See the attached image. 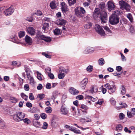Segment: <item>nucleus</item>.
<instances>
[{
  "label": "nucleus",
  "instance_id": "obj_1",
  "mask_svg": "<svg viewBox=\"0 0 135 135\" xmlns=\"http://www.w3.org/2000/svg\"><path fill=\"white\" fill-rule=\"evenodd\" d=\"M94 16H97L98 17L99 15L100 16V18L102 23H105L107 20V12L103 11L100 13L99 10V8H96L94 11L93 14Z\"/></svg>",
  "mask_w": 135,
  "mask_h": 135
},
{
  "label": "nucleus",
  "instance_id": "obj_2",
  "mask_svg": "<svg viewBox=\"0 0 135 135\" xmlns=\"http://www.w3.org/2000/svg\"><path fill=\"white\" fill-rule=\"evenodd\" d=\"M75 11L76 15L79 18L83 17L84 16V14L86 12L84 8L82 7H76Z\"/></svg>",
  "mask_w": 135,
  "mask_h": 135
},
{
  "label": "nucleus",
  "instance_id": "obj_3",
  "mask_svg": "<svg viewBox=\"0 0 135 135\" xmlns=\"http://www.w3.org/2000/svg\"><path fill=\"white\" fill-rule=\"evenodd\" d=\"M119 3L120 9L122 10L125 9L127 11L130 10V6L127 2L123 0H121L119 1Z\"/></svg>",
  "mask_w": 135,
  "mask_h": 135
},
{
  "label": "nucleus",
  "instance_id": "obj_4",
  "mask_svg": "<svg viewBox=\"0 0 135 135\" xmlns=\"http://www.w3.org/2000/svg\"><path fill=\"white\" fill-rule=\"evenodd\" d=\"M119 19L116 15L112 14L109 18V22L112 25H114L119 22Z\"/></svg>",
  "mask_w": 135,
  "mask_h": 135
},
{
  "label": "nucleus",
  "instance_id": "obj_5",
  "mask_svg": "<svg viewBox=\"0 0 135 135\" xmlns=\"http://www.w3.org/2000/svg\"><path fill=\"white\" fill-rule=\"evenodd\" d=\"M104 87L108 89V92L110 94L114 92L116 90V87L114 85H110L109 83L105 84Z\"/></svg>",
  "mask_w": 135,
  "mask_h": 135
},
{
  "label": "nucleus",
  "instance_id": "obj_6",
  "mask_svg": "<svg viewBox=\"0 0 135 135\" xmlns=\"http://www.w3.org/2000/svg\"><path fill=\"white\" fill-rule=\"evenodd\" d=\"M36 38L38 40L41 39L48 42H50L51 40V37H46L43 35H41V34H37Z\"/></svg>",
  "mask_w": 135,
  "mask_h": 135
},
{
  "label": "nucleus",
  "instance_id": "obj_7",
  "mask_svg": "<svg viewBox=\"0 0 135 135\" xmlns=\"http://www.w3.org/2000/svg\"><path fill=\"white\" fill-rule=\"evenodd\" d=\"M14 10L13 7V6H11L10 7L4 10V13L6 16H10L13 13Z\"/></svg>",
  "mask_w": 135,
  "mask_h": 135
},
{
  "label": "nucleus",
  "instance_id": "obj_8",
  "mask_svg": "<svg viewBox=\"0 0 135 135\" xmlns=\"http://www.w3.org/2000/svg\"><path fill=\"white\" fill-rule=\"evenodd\" d=\"M96 31L99 34H105L103 28L98 25H96L95 26Z\"/></svg>",
  "mask_w": 135,
  "mask_h": 135
},
{
  "label": "nucleus",
  "instance_id": "obj_9",
  "mask_svg": "<svg viewBox=\"0 0 135 135\" xmlns=\"http://www.w3.org/2000/svg\"><path fill=\"white\" fill-rule=\"evenodd\" d=\"M107 4L108 9L109 11H111L114 10L115 6L114 3L111 1H109L107 3Z\"/></svg>",
  "mask_w": 135,
  "mask_h": 135
},
{
  "label": "nucleus",
  "instance_id": "obj_10",
  "mask_svg": "<svg viewBox=\"0 0 135 135\" xmlns=\"http://www.w3.org/2000/svg\"><path fill=\"white\" fill-rule=\"evenodd\" d=\"M69 92L72 94L75 95L78 94L79 91L74 88L71 87L69 89Z\"/></svg>",
  "mask_w": 135,
  "mask_h": 135
},
{
  "label": "nucleus",
  "instance_id": "obj_11",
  "mask_svg": "<svg viewBox=\"0 0 135 135\" xmlns=\"http://www.w3.org/2000/svg\"><path fill=\"white\" fill-rule=\"evenodd\" d=\"M98 90V88L97 86L95 85H92L91 86L90 89L89 91L90 93L93 94L97 91Z\"/></svg>",
  "mask_w": 135,
  "mask_h": 135
},
{
  "label": "nucleus",
  "instance_id": "obj_12",
  "mask_svg": "<svg viewBox=\"0 0 135 135\" xmlns=\"http://www.w3.org/2000/svg\"><path fill=\"white\" fill-rule=\"evenodd\" d=\"M25 40L27 44L31 45L32 43V39L31 37L27 35H26L25 38Z\"/></svg>",
  "mask_w": 135,
  "mask_h": 135
},
{
  "label": "nucleus",
  "instance_id": "obj_13",
  "mask_svg": "<svg viewBox=\"0 0 135 135\" xmlns=\"http://www.w3.org/2000/svg\"><path fill=\"white\" fill-rule=\"evenodd\" d=\"M88 79L84 78L81 82L80 86L83 89H84L88 82Z\"/></svg>",
  "mask_w": 135,
  "mask_h": 135
},
{
  "label": "nucleus",
  "instance_id": "obj_14",
  "mask_svg": "<svg viewBox=\"0 0 135 135\" xmlns=\"http://www.w3.org/2000/svg\"><path fill=\"white\" fill-rule=\"evenodd\" d=\"M26 30L29 34H35V30L32 27H29L26 28Z\"/></svg>",
  "mask_w": 135,
  "mask_h": 135
},
{
  "label": "nucleus",
  "instance_id": "obj_15",
  "mask_svg": "<svg viewBox=\"0 0 135 135\" xmlns=\"http://www.w3.org/2000/svg\"><path fill=\"white\" fill-rule=\"evenodd\" d=\"M58 3L57 2L53 1L50 3V6L52 9H54L58 6Z\"/></svg>",
  "mask_w": 135,
  "mask_h": 135
},
{
  "label": "nucleus",
  "instance_id": "obj_16",
  "mask_svg": "<svg viewBox=\"0 0 135 135\" xmlns=\"http://www.w3.org/2000/svg\"><path fill=\"white\" fill-rule=\"evenodd\" d=\"M94 49L93 47H88L84 50V53L85 54L91 53L94 51Z\"/></svg>",
  "mask_w": 135,
  "mask_h": 135
},
{
  "label": "nucleus",
  "instance_id": "obj_17",
  "mask_svg": "<svg viewBox=\"0 0 135 135\" xmlns=\"http://www.w3.org/2000/svg\"><path fill=\"white\" fill-rule=\"evenodd\" d=\"M42 29L44 30L43 31V32L44 33H47V30L48 29L49 26V24L47 23H44L43 24Z\"/></svg>",
  "mask_w": 135,
  "mask_h": 135
},
{
  "label": "nucleus",
  "instance_id": "obj_18",
  "mask_svg": "<svg viewBox=\"0 0 135 135\" xmlns=\"http://www.w3.org/2000/svg\"><path fill=\"white\" fill-rule=\"evenodd\" d=\"M60 112L61 114L66 115L68 113V110L66 107L62 105L60 109Z\"/></svg>",
  "mask_w": 135,
  "mask_h": 135
},
{
  "label": "nucleus",
  "instance_id": "obj_19",
  "mask_svg": "<svg viewBox=\"0 0 135 135\" xmlns=\"http://www.w3.org/2000/svg\"><path fill=\"white\" fill-rule=\"evenodd\" d=\"M56 23L58 25H63L65 24L66 23V21L62 19H59L56 20Z\"/></svg>",
  "mask_w": 135,
  "mask_h": 135
},
{
  "label": "nucleus",
  "instance_id": "obj_20",
  "mask_svg": "<svg viewBox=\"0 0 135 135\" xmlns=\"http://www.w3.org/2000/svg\"><path fill=\"white\" fill-rule=\"evenodd\" d=\"M61 9L63 12H66L68 11V9L66 4L64 2L61 3Z\"/></svg>",
  "mask_w": 135,
  "mask_h": 135
},
{
  "label": "nucleus",
  "instance_id": "obj_21",
  "mask_svg": "<svg viewBox=\"0 0 135 135\" xmlns=\"http://www.w3.org/2000/svg\"><path fill=\"white\" fill-rule=\"evenodd\" d=\"M17 112L18 114V115L19 116V120H20L21 121L23 120L25 116V113L20 112Z\"/></svg>",
  "mask_w": 135,
  "mask_h": 135
},
{
  "label": "nucleus",
  "instance_id": "obj_22",
  "mask_svg": "<svg viewBox=\"0 0 135 135\" xmlns=\"http://www.w3.org/2000/svg\"><path fill=\"white\" fill-rule=\"evenodd\" d=\"M13 119L16 122H19L21 121L19 119V116L17 112H16V113L13 115Z\"/></svg>",
  "mask_w": 135,
  "mask_h": 135
},
{
  "label": "nucleus",
  "instance_id": "obj_23",
  "mask_svg": "<svg viewBox=\"0 0 135 135\" xmlns=\"http://www.w3.org/2000/svg\"><path fill=\"white\" fill-rule=\"evenodd\" d=\"M33 125L37 128H39L40 126V123L38 122L37 120H33Z\"/></svg>",
  "mask_w": 135,
  "mask_h": 135
},
{
  "label": "nucleus",
  "instance_id": "obj_24",
  "mask_svg": "<svg viewBox=\"0 0 135 135\" xmlns=\"http://www.w3.org/2000/svg\"><path fill=\"white\" fill-rule=\"evenodd\" d=\"M45 110L46 113H51L52 112V109L51 107H48L46 108Z\"/></svg>",
  "mask_w": 135,
  "mask_h": 135
},
{
  "label": "nucleus",
  "instance_id": "obj_25",
  "mask_svg": "<svg viewBox=\"0 0 135 135\" xmlns=\"http://www.w3.org/2000/svg\"><path fill=\"white\" fill-rule=\"evenodd\" d=\"M127 17L131 22L133 21V19L132 15L131 13H128L127 15Z\"/></svg>",
  "mask_w": 135,
  "mask_h": 135
},
{
  "label": "nucleus",
  "instance_id": "obj_26",
  "mask_svg": "<svg viewBox=\"0 0 135 135\" xmlns=\"http://www.w3.org/2000/svg\"><path fill=\"white\" fill-rule=\"evenodd\" d=\"M98 62L100 65L102 66L104 64L105 61L103 58H101L99 59Z\"/></svg>",
  "mask_w": 135,
  "mask_h": 135
},
{
  "label": "nucleus",
  "instance_id": "obj_27",
  "mask_svg": "<svg viewBox=\"0 0 135 135\" xmlns=\"http://www.w3.org/2000/svg\"><path fill=\"white\" fill-rule=\"evenodd\" d=\"M70 6H71L76 2V0H68Z\"/></svg>",
  "mask_w": 135,
  "mask_h": 135
},
{
  "label": "nucleus",
  "instance_id": "obj_28",
  "mask_svg": "<svg viewBox=\"0 0 135 135\" xmlns=\"http://www.w3.org/2000/svg\"><path fill=\"white\" fill-rule=\"evenodd\" d=\"M87 2H85L83 3L84 7H88L91 2V0H86Z\"/></svg>",
  "mask_w": 135,
  "mask_h": 135
},
{
  "label": "nucleus",
  "instance_id": "obj_29",
  "mask_svg": "<svg viewBox=\"0 0 135 135\" xmlns=\"http://www.w3.org/2000/svg\"><path fill=\"white\" fill-rule=\"evenodd\" d=\"M121 89L122 90L121 91V94L122 95L124 94L126 92V89L124 86H122Z\"/></svg>",
  "mask_w": 135,
  "mask_h": 135
},
{
  "label": "nucleus",
  "instance_id": "obj_30",
  "mask_svg": "<svg viewBox=\"0 0 135 135\" xmlns=\"http://www.w3.org/2000/svg\"><path fill=\"white\" fill-rule=\"evenodd\" d=\"M91 26V24L90 22L87 23H86L84 26V27L86 29H88L90 28Z\"/></svg>",
  "mask_w": 135,
  "mask_h": 135
},
{
  "label": "nucleus",
  "instance_id": "obj_31",
  "mask_svg": "<svg viewBox=\"0 0 135 135\" xmlns=\"http://www.w3.org/2000/svg\"><path fill=\"white\" fill-rule=\"evenodd\" d=\"M21 95L22 98L26 100H27L28 96L25 95L24 93H21Z\"/></svg>",
  "mask_w": 135,
  "mask_h": 135
},
{
  "label": "nucleus",
  "instance_id": "obj_32",
  "mask_svg": "<svg viewBox=\"0 0 135 135\" xmlns=\"http://www.w3.org/2000/svg\"><path fill=\"white\" fill-rule=\"evenodd\" d=\"M122 127L121 124L118 125L116 127V130L117 131H121L122 130Z\"/></svg>",
  "mask_w": 135,
  "mask_h": 135
},
{
  "label": "nucleus",
  "instance_id": "obj_33",
  "mask_svg": "<svg viewBox=\"0 0 135 135\" xmlns=\"http://www.w3.org/2000/svg\"><path fill=\"white\" fill-rule=\"evenodd\" d=\"M28 79L30 81V84H33L35 83L33 77L31 76Z\"/></svg>",
  "mask_w": 135,
  "mask_h": 135
},
{
  "label": "nucleus",
  "instance_id": "obj_34",
  "mask_svg": "<svg viewBox=\"0 0 135 135\" xmlns=\"http://www.w3.org/2000/svg\"><path fill=\"white\" fill-rule=\"evenodd\" d=\"M43 20L45 21L50 22L51 21V19L50 18L45 17L43 19Z\"/></svg>",
  "mask_w": 135,
  "mask_h": 135
},
{
  "label": "nucleus",
  "instance_id": "obj_35",
  "mask_svg": "<svg viewBox=\"0 0 135 135\" xmlns=\"http://www.w3.org/2000/svg\"><path fill=\"white\" fill-rule=\"evenodd\" d=\"M37 97L39 98L40 100L45 97V95L44 94H39L37 96Z\"/></svg>",
  "mask_w": 135,
  "mask_h": 135
},
{
  "label": "nucleus",
  "instance_id": "obj_36",
  "mask_svg": "<svg viewBox=\"0 0 135 135\" xmlns=\"http://www.w3.org/2000/svg\"><path fill=\"white\" fill-rule=\"evenodd\" d=\"M54 34H60V30L58 28H56L54 31Z\"/></svg>",
  "mask_w": 135,
  "mask_h": 135
},
{
  "label": "nucleus",
  "instance_id": "obj_37",
  "mask_svg": "<svg viewBox=\"0 0 135 135\" xmlns=\"http://www.w3.org/2000/svg\"><path fill=\"white\" fill-rule=\"evenodd\" d=\"M86 69L87 71L91 72L93 69V66H92L89 65V66L86 68Z\"/></svg>",
  "mask_w": 135,
  "mask_h": 135
},
{
  "label": "nucleus",
  "instance_id": "obj_38",
  "mask_svg": "<svg viewBox=\"0 0 135 135\" xmlns=\"http://www.w3.org/2000/svg\"><path fill=\"white\" fill-rule=\"evenodd\" d=\"M10 99L11 100L13 101V103H16L18 101L17 99H16L15 98L13 97H10Z\"/></svg>",
  "mask_w": 135,
  "mask_h": 135
},
{
  "label": "nucleus",
  "instance_id": "obj_39",
  "mask_svg": "<svg viewBox=\"0 0 135 135\" xmlns=\"http://www.w3.org/2000/svg\"><path fill=\"white\" fill-rule=\"evenodd\" d=\"M64 76L65 75L64 73H60L58 76V78L59 79H62L64 78Z\"/></svg>",
  "mask_w": 135,
  "mask_h": 135
},
{
  "label": "nucleus",
  "instance_id": "obj_40",
  "mask_svg": "<svg viewBox=\"0 0 135 135\" xmlns=\"http://www.w3.org/2000/svg\"><path fill=\"white\" fill-rule=\"evenodd\" d=\"M23 122L25 123H26L28 124H29L31 122L30 120L28 119L27 118H25L23 120Z\"/></svg>",
  "mask_w": 135,
  "mask_h": 135
},
{
  "label": "nucleus",
  "instance_id": "obj_41",
  "mask_svg": "<svg viewBox=\"0 0 135 135\" xmlns=\"http://www.w3.org/2000/svg\"><path fill=\"white\" fill-rule=\"evenodd\" d=\"M105 4L103 3H102L99 4V7L101 9H103L105 7Z\"/></svg>",
  "mask_w": 135,
  "mask_h": 135
},
{
  "label": "nucleus",
  "instance_id": "obj_42",
  "mask_svg": "<svg viewBox=\"0 0 135 135\" xmlns=\"http://www.w3.org/2000/svg\"><path fill=\"white\" fill-rule=\"evenodd\" d=\"M29 98L31 100H32L34 99V97L32 93H29Z\"/></svg>",
  "mask_w": 135,
  "mask_h": 135
},
{
  "label": "nucleus",
  "instance_id": "obj_43",
  "mask_svg": "<svg viewBox=\"0 0 135 135\" xmlns=\"http://www.w3.org/2000/svg\"><path fill=\"white\" fill-rule=\"evenodd\" d=\"M40 116L41 118L44 119H46L47 117L46 114L44 113H41Z\"/></svg>",
  "mask_w": 135,
  "mask_h": 135
},
{
  "label": "nucleus",
  "instance_id": "obj_44",
  "mask_svg": "<svg viewBox=\"0 0 135 135\" xmlns=\"http://www.w3.org/2000/svg\"><path fill=\"white\" fill-rule=\"evenodd\" d=\"M73 132L76 134L80 133V131L76 128H74Z\"/></svg>",
  "mask_w": 135,
  "mask_h": 135
},
{
  "label": "nucleus",
  "instance_id": "obj_45",
  "mask_svg": "<svg viewBox=\"0 0 135 135\" xmlns=\"http://www.w3.org/2000/svg\"><path fill=\"white\" fill-rule=\"evenodd\" d=\"M80 108L83 109L87 110L88 109V107L85 105L84 104H82Z\"/></svg>",
  "mask_w": 135,
  "mask_h": 135
},
{
  "label": "nucleus",
  "instance_id": "obj_46",
  "mask_svg": "<svg viewBox=\"0 0 135 135\" xmlns=\"http://www.w3.org/2000/svg\"><path fill=\"white\" fill-rule=\"evenodd\" d=\"M125 115L123 113H121L119 114V118L120 120H122L125 117Z\"/></svg>",
  "mask_w": 135,
  "mask_h": 135
},
{
  "label": "nucleus",
  "instance_id": "obj_47",
  "mask_svg": "<svg viewBox=\"0 0 135 135\" xmlns=\"http://www.w3.org/2000/svg\"><path fill=\"white\" fill-rule=\"evenodd\" d=\"M48 76L51 79H53L54 78V75L52 73H51L48 74Z\"/></svg>",
  "mask_w": 135,
  "mask_h": 135
},
{
  "label": "nucleus",
  "instance_id": "obj_48",
  "mask_svg": "<svg viewBox=\"0 0 135 135\" xmlns=\"http://www.w3.org/2000/svg\"><path fill=\"white\" fill-rule=\"evenodd\" d=\"M25 90L26 91H28L29 90V85L28 84H26L24 88Z\"/></svg>",
  "mask_w": 135,
  "mask_h": 135
},
{
  "label": "nucleus",
  "instance_id": "obj_49",
  "mask_svg": "<svg viewBox=\"0 0 135 135\" xmlns=\"http://www.w3.org/2000/svg\"><path fill=\"white\" fill-rule=\"evenodd\" d=\"M110 100L112 105H114L115 104L116 101L113 98H111L110 99Z\"/></svg>",
  "mask_w": 135,
  "mask_h": 135
},
{
  "label": "nucleus",
  "instance_id": "obj_50",
  "mask_svg": "<svg viewBox=\"0 0 135 135\" xmlns=\"http://www.w3.org/2000/svg\"><path fill=\"white\" fill-rule=\"evenodd\" d=\"M104 29L106 30L107 32L109 33H112L111 31L109 29V28L107 26H105L104 27Z\"/></svg>",
  "mask_w": 135,
  "mask_h": 135
},
{
  "label": "nucleus",
  "instance_id": "obj_51",
  "mask_svg": "<svg viewBox=\"0 0 135 135\" xmlns=\"http://www.w3.org/2000/svg\"><path fill=\"white\" fill-rule=\"evenodd\" d=\"M37 74L38 79L40 80H42V78L41 76V74L37 72Z\"/></svg>",
  "mask_w": 135,
  "mask_h": 135
},
{
  "label": "nucleus",
  "instance_id": "obj_52",
  "mask_svg": "<svg viewBox=\"0 0 135 135\" xmlns=\"http://www.w3.org/2000/svg\"><path fill=\"white\" fill-rule=\"evenodd\" d=\"M48 125V124L46 122H44L43 123V126L42 127V128L44 129H46L47 128Z\"/></svg>",
  "mask_w": 135,
  "mask_h": 135
},
{
  "label": "nucleus",
  "instance_id": "obj_53",
  "mask_svg": "<svg viewBox=\"0 0 135 135\" xmlns=\"http://www.w3.org/2000/svg\"><path fill=\"white\" fill-rule=\"evenodd\" d=\"M87 98L88 99H90L93 102H94L95 101V99L93 97L91 96H87Z\"/></svg>",
  "mask_w": 135,
  "mask_h": 135
},
{
  "label": "nucleus",
  "instance_id": "obj_54",
  "mask_svg": "<svg viewBox=\"0 0 135 135\" xmlns=\"http://www.w3.org/2000/svg\"><path fill=\"white\" fill-rule=\"evenodd\" d=\"M46 87L47 89H50L51 87V84L50 83H48L46 85Z\"/></svg>",
  "mask_w": 135,
  "mask_h": 135
},
{
  "label": "nucleus",
  "instance_id": "obj_55",
  "mask_svg": "<svg viewBox=\"0 0 135 135\" xmlns=\"http://www.w3.org/2000/svg\"><path fill=\"white\" fill-rule=\"evenodd\" d=\"M120 104L122 105L120 107L121 108H125L126 107H127V105L125 103H120Z\"/></svg>",
  "mask_w": 135,
  "mask_h": 135
},
{
  "label": "nucleus",
  "instance_id": "obj_56",
  "mask_svg": "<svg viewBox=\"0 0 135 135\" xmlns=\"http://www.w3.org/2000/svg\"><path fill=\"white\" fill-rule=\"evenodd\" d=\"M116 69L118 71L120 72L121 71L122 69V68L120 66H118L116 67Z\"/></svg>",
  "mask_w": 135,
  "mask_h": 135
},
{
  "label": "nucleus",
  "instance_id": "obj_57",
  "mask_svg": "<svg viewBox=\"0 0 135 135\" xmlns=\"http://www.w3.org/2000/svg\"><path fill=\"white\" fill-rule=\"evenodd\" d=\"M36 14L38 16H40L42 15V12L39 10L37 11V13Z\"/></svg>",
  "mask_w": 135,
  "mask_h": 135
},
{
  "label": "nucleus",
  "instance_id": "obj_58",
  "mask_svg": "<svg viewBox=\"0 0 135 135\" xmlns=\"http://www.w3.org/2000/svg\"><path fill=\"white\" fill-rule=\"evenodd\" d=\"M120 54L122 57V60L123 61H126V57L125 56L123 55V54L121 52L120 53Z\"/></svg>",
  "mask_w": 135,
  "mask_h": 135
},
{
  "label": "nucleus",
  "instance_id": "obj_59",
  "mask_svg": "<svg viewBox=\"0 0 135 135\" xmlns=\"http://www.w3.org/2000/svg\"><path fill=\"white\" fill-rule=\"evenodd\" d=\"M26 20L30 22H32L33 19L32 17H30L27 18Z\"/></svg>",
  "mask_w": 135,
  "mask_h": 135
},
{
  "label": "nucleus",
  "instance_id": "obj_60",
  "mask_svg": "<svg viewBox=\"0 0 135 135\" xmlns=\"http://www.w3.org/2000/svg\"><path fill=\"white\" fill-rule=\"evenodd\" d=\"M12 65L13 66H15L16 67H17L19 66V65H17V62L15 61H14L12 62Z\"/></svg>",
  "mask_w": 135,
  "mask_h": 135
},
{
  "label": "nucleus",
  "instance_id": "obj_61",
  "mask_svg": "<svg viewBox=\"0 0 135 135\" xmlns=\"http://www.w3.org/2000/svg\"><path fill=\"white\" fill-rule=\"evenodd\" d=\"M127 114L128 117L129 118H131L133 117V116L132 115L131 113L130 112H127Z\"/></svg>",
  "mask_w": 135,
  "mask_h": 135
},
{
  "label": "nucleus",
  "instance_id": "obj_62",
  "mask_svg": "<svg viewBox=\"0 0 135 135\" xmlns=\"http://www.w3.org/2000/svg\"><path fill=\"white\" fill-rule=\"evenodd\" d=\"M83 96L82 95L77 96L76 97V98L78 99L81 100L83 99Z\"/></svg>",
  "mask_w": 135,
  "mask_h": 135
},
{
  "label": "nucleus",
  "instance_id": "obj_63",
  "mask_svg": "<svg viewBox=\"0 0 135 135\" xmlns=\"http://www.w3.org/2000/svg\"><path fill=\"white\" fill-rule=\"evenodd\" d=\"M64 68L62 67H60L59 68V72L60 73H63Z\"/></svg>",
  "mask_w": 135,
  "mask_h": 135
},
{
  "label": "nucleus",
  "instance_id": "obj_64",
  "mask_svg": "<svg viewBox=\"0 0 135 135\" xmlns=\"http://www.w3.org/2000/svg\"><path fill=\"white\" fill-rule=\"evenodd\" d=\"M42 85L40 84H39L38 86L37 87V89L39 90H40L42 89Z\"/></svg>",
  "mask_w": 135,
  "mask_h": 135
}]
</instances>
